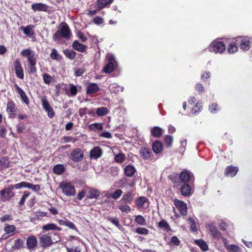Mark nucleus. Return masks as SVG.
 Wrapping results in <instances>:
<instances>
[{
    "label": "nucleus",
    "instance_id": "a18cd8bd",
    "mask_svg": "<svg viewBox=\"0 0 252 252\" xmlns=\"http://www.w3.org/2000/svg\"><path fill=\"white\" fill-rule=\"evenodd\" d=\"M119 209L122 212L126 213H128L130 212V207L126 204H121L119 206Z\"/></svg>",
    "mask_w": 252,
    "mask_h": 252
},
{
    "label": "nucleus",
    "instance_id": "dca6fc26",
    "mask_svg": "<svg viewBox=\"0 0 252 252\" xmlns=\"http://www.w3.org/2000/svg\"><path fill=\"white\" fill-rule=\"evenodd\" d=\"M37 240L34 236H30L27 239L26 244L29 249H34L37 245Z\"/></svg>",
    "mask_w": 252,
    "mask_h": 252
},
{
    "label": "nucleus",
    "instance_id": "a211bd4d",
    "mask_svg": "<svg viewBox=\"0 0 252 252\" xmlns=\"http://www.w3.org/2000/svg\"><path fill=\"white\" fill-rule=\"evenodd\" d=\"M99 90V88L97 84L91 83L87 86V94H93L98 91Z\"/></svg>",
    "mask_w": 252,
    "mask_h": 252
},
{
    "label": "nucleus",
    "instance_id": "de8ad7c7",
    "mask_svg": "<svg viewBox=\"0 0 252 252\" xmlns=\"http://www.w3.org/2000/svg\"><path fill=\"white\" fill-rule=\"evenodd\" d=\"M29 183L23 181L15 184L14 186L16 189H20L22 188H28L29 187Z\"/></svg>",
    "mask_w": 252,
    "mask_h": 252
},
{
    "label": "nucleus",
    "instance_id": "774afa93",
    "mask_svg": "<svg viewBox=\"0 0 252 252\" xmlns=\"http://www.w3.org/2000/svg\"><path fill=\"white\" fill-rule=\"evenodd\" d=\"M171 242L176 246H178L180 244V241L176 236H173L172 237Z\"/></svg>",
    "mask_w": 252,
    "mask_h": 252
},
{
    "label": "nucleus",
    "instance_id": "5fc2aeb1",
    "mask_svg": "<svg viewBox=\"0 0 252 252\" xmlns=\"http://www.w3.org/2000/svg\"><path fill=\"white\" fill-rule=\"evenodd\" d=\"M30 193L28 191H24L23 195H22V198L19 202V204L20 205L24 204L26 199L30 195Z\"/></svg>",
    "mask_w": 252,
    "mask_h": 252
},
{
    "label": "nucleus",
    "instance_id": "1a4fd4ad",
    "mask_svg": "<svg viewBox=\"0 0 252 252\" xmlns=\"http://www.w3.org/2000/svg\"><path fill=\"white\" fill-rule=\"evenodd\" d=\"M43 108L48 113V116L51 118L55 115L54 111L50 105L49 101L47 100L46 97L43 96L41 98Z\"/></svg>",
    "mask_w": 252,
    "mask_h": 252
},
{
    "label": "nucleus",
    "instance_id": "c9c22d12",
    "mask_svg": "<svg viewBox=\"0 0 252 252\" xmlns=\"http://www.w3.org/2000/svg\"><path fill=\"white\" fill-rule=\"evenodd\" d=\"M238 51V47L236 41L230 43L227 48V51L230 54H234Z\"/></svg>",
    "mask_w": 252,
    "mask_h": 252
},
{
    "label": "nucleus",
    "instance_id": "8fccbe9b",
    "mask_svg": "<svg viewBox=\"0 0 252 252\" xmlns=\"http://www.w3.org/2000/svg\"><path fill=\"white\" fill-rule=\"evenodd\" d=\"M13 220V218L12 217V216L11 214H5L4 215L2 216L0 218V220L1 222H4L6 221H10L12 220Z\"/></svg>",
    "mask_w": 252,
    "mask_h": 252
},
{
    "label": "nucleus",
    "instance_id": "680f3d73",
    "mask_svg": "<svg viewBox=\"0 0 252 252\" xmlns=\"http://www.w3.org/2000/svg\"><path fill=\"white\" fill-rule=\"evenodd\" d=\"M202 106L199 102L195 105V106L191 110L192 113L195 114L197 111H199Z\"/></svg>",
    "mask_w": 252,
    "mask_h": 252
},
{
    "label": "nucleus",
    "instance_id": "4c0bfd02",
    "mask_svg": "<svg viewBox=\"0 0 252 252\" xmlns=\"http://www.w3.org/2000/svg\"><path fill=\"white\" fill-rule=\"evenodd\" d=\"M89 128L90 130H101L103 129V126L102 124L98 123H94L93 124H91L89 126Z\"/></svg>",
    "mask_w": 252,
    "mask_h": 252
},
{
    "label": "nucleus",
    "instance_id": "b1692460",
    "mask_svg": "<svg viewBox=\"0 0 252 252\" xmlns=\"http://www.w3.org/2000/svg\"><path fill=\"white\" fill-rule=\"evenodd\" d=\"M100 191L95 189H90L88 192V198L97 199L100 196Z\"/></svg>",
    "mask_w": 252,
    "mask_h": 252
},
{
    "label": "nucleus",
    "instance_id": "bf43d9fd",
    "mask_svg": "<svg viewBox=\"0 0 252 252\" xmlns=\"http://www.w3.org/2000/svg\"><path fill=\"white\" fill-rule=\"evenodd\" d=\"M36 63H30L29 66V71L30 73H34L36 72V69L35 67Z\"/></svg>",
    "mask_w": 252,
    "mask_h": 252
},
{
    "label": "nucleus",
    "instance_id": "c03bdc74",
    "mask_svg": "<svg viewBox=\"0 0 252 252\" xmlns=\"http://www.w3.org/2000/svg\"><path fill=\"white\" fill-rule=\"evenodd\" d=\"M173 141V137L171 135H167L165 137L164 142L165 145L167 147H170L172 146Z\"/></svg>",
    "mask_w": 252,
    "mask_h": 252
},
{
    "label": "nucleus",
    "instance_id": "864d4df0",
    "mask_svg": "<svg viewBox=\"0 0 252 252\" xmlns=\"http://www.w3.org/2000/svg\"><path fill=\"white\" fill-rule=\"evenodd\" d=\"M78 92V87L73 84H70V93L72 96H75Z\"/></svg>",
    "mask_w": 252,
    "mask_h": 252
},
{
    "label": "nucleus",
    "instance_id": "6e6d98bb",
    "mask_svg": "<svg viewBox=\"0 0 252 252\" xmlns=\"http://www.w3.org/2000/svg\"><path fill=\"white\" fill-rule=\"evenodd\" d=\"M158 226L166 230H168L169 229V225L166 221L163 220L158 222Z\"/></svg>",
    "mask_w": 252,
    "mask_h": 252
},
{
    "label": "nucleus",
    "instance_id": "e2e57ef3",
    "mask_svg": "<svg viewBox=\"0 0 252 252\" xmlns=\"http://www.w3.org/2000/svg\"><path fill=\"white\" fill-rule=\"evenodd\" d=\"M228 250H231L235 252H238L240 251V248L237 246L232 244L229 246V248Z\"/></svg>",
    "mask_w": 252,
    "mask_h": 252
},
{
    "label": "nucleus",
    "instance_id": "2f4dec72",
    "mask_svg": "<svg viewBox=\"0 0 252 252\" xmlns=\"http://www.w3.org/2000/svg\"><path fill=\"white\" fill-rule=\"evenodd\" d=\"M5 232L12 236L16 230V227L14 225L6 224L4 228Z\"/></svg>",
    "mask_w": 252,
    "mask_h": 252
},
{
    "label": "nucleus",
    "instance_id": "4d7b16f0",
    "mask_svg": "<svg viewBox=\"0 0 252 252\" xmlns=\"http://www.w3.org/2000/svg\"><path fill=\"white\" fill-rule=\"evenodd\" d=\"M50 235L52 236V244L53 243H57L60 241V236L58 234L56 233H52Z\"/></svg>",
    "mask_w": 252,
    "mask_h": 252
},
{
    "label": "nucleus",
    "instance_id": "09e8293b",
    "mask_svg": "<svg viewBox=\"0 0 252 252\" xmlns=\"http://www.w3.org/2000/svg\"><path fill=\"white\" fill-rule=\"evenodd\" d=\"M125 159V156L122 153H119L115 156V159L119 163H122L124 161Z\"/></svg>",
    "mask_w": 252,
    "mask_h": 252
},
{
    "label": "nucleus",
    "instance_id": "f8f14e48",
    "mask_svg": "<svg viewBox=\"0 0 252 252\" xmlns=\"http://www.w3.org/2000/svg\"><path fill=\"white\" fill-rule=\"evenodd\" d=\"M13 66L17 76L20 79H23L24 71L19 60L17 59L14 62Z\"/></svg>",
    "mask_w": 252,
    "mask_h": 252
},
{
    "label": "nucleus",
    "instance_id": "7c9ffc66",
    "mask_svg": "<svg viewBox=\"0 0 252 252\" xmlns=\"http://www.w3.org/2000/svg\"><path fill=\"white\" fill-rule=\"evenodd\" d=\"M181 193L185 196H188L191 193V187L187 184H184L181 189Z\"/></svg>",
    "mask_w": 252,
    "mask_h": 252
},
{
    "label": "nucleus",
    "instance_id": "5701e85b",
    "mask_svg": "<svg viewBox=\"0 0 252 252\" xmlns=\"http://www.w3.org/2000/svg\"><path fill=\"white\" fill-rule=\"evenodd\" d=\"M208 229L211 233L212 236L216 239H219L221 236V233L219 232L217 228L213 225H208Z\"/></svg>",
    "mask_w": 252,
    "mask_h": 252
},
{
    "label": "nucleus",
    "instance_id": "0eeeda50",
    "mask_svg": "<svg viewBox=\"0 0 252 252\" xmlns=\"http://www.w3.org/2000/svg\"><path fill=\"white\" fill-rule=\"evenodd\" d=\"M210 50L216 53H221L225 50V45L221 41H214L210 45Z\"/></svg>",
    "mask_w": 252,
    "mask_h": 252
},
{
    "label": "nucleus",
    "instance_id": "4468645a",
    "mask_svg": "<svg viewBox=\"0 0 252 252\" xmlns=\"http://www.w3.org/2000/svg\"><path fill=\"white\" fill-rule=\"evenodd\" d=\"M102 154V151L99 147H95L90 151V157L92 159H97Z\"/></svg>",
    "mask_w": 252,
    "mask_h": 252
},
{
    "label": "nucleus",
    "instance_id": "473e14b6",
    "mask_svg": "<svg viewBox=\"0 0 252 252\" xmlns=\"http://www.w3.org/2000/svg\"><path fill=\"white\" fill-rule=\"evenodd\" d=\"M64 166L63 164H57L53 168V172L57 175L62 174L64 172Z\"/></svg>",
    "mask_w": 252,
    "mask_h": 252
},
{
    "label": "nucleus",
    "instance_id": "cd10ccee",
    "mask_svg": "<svg viewBox=\"0 0 252 252\" xmlns=\"http://www.w3.org/2000/svg\"><path fill=\"white\" fill-rule=\"evenodd\" d=\"M134 194L132 191H129L124 194L122 197V200L126 203H131L133 200Z\"/></svg>",
    "mask_w": 252,
    "mask_h": 252
},
{
    "label": "nucleus",
    "instance_id": "2eb2a0df",
    "mask_svg": "<svg viewBox=\"0 0 252 252\" xmlns=\"http://www.w3.org/2000/svg\"><path fill=\"white\" fill-rule=\"evenodd\" d=\"M32 9L34 11H48V6L43 3H35L32 4Z\"/></svg>",
    "mask_w": 252,
    "mask_h": 252
},
{
    "label": "nucleus",
    "instance_id": "ddd939ff",
    "mask_svg": "<svg viewBox=\"0 0 252 252\" xmlns=\"http://www.w3.org/2000/svg\"><path fill=\"white\" fill-rule=\"evenodd\" d=\"M6 111L8 114L9 117L14 118L15 117L16 108L15 104L12 101H9L7 104Z\"/></svg>",
    "mask_w": 252,
    "mask_h": 252
},
{
    "label": "nucleus",
    "instance_id": "e433bc0d",
    "mask_svg": "<svg viewBox=\"0 0 252 252\" xmlns=\"http://www.w3.org/2000/svg\"><path fill=\"white\" fill-rule=\"evenodd\" d=\"M43 80L45 84L49 85L54 81V78L48 73L43 74Z\"/></svg>",
    "mask_w": 252,
    "mask_h": 252
},
{
    "label": "nucleus",
    "instance_id": "79ce46f5",
    "mask_svg": "<svg viewBox=\"0 0 252 252\" xmlns=\"http://www.w3.org/2000/svg\"><path fill=\"white\" fill-rule=\"evenodd\" d=\"M21 28L25 34L29 35L32 34V31L33 28V26L32 25H28L26 27H22Z\"/></svg>",
    "mask_w": 252,
    "mask_h": 252
},
{
    "label": "nucleus",
    "instance_id": "7ed1b4c3",
    "mask_svg": "<svg viewBox=\"0 0 252 252\" xmlns=\"http://www.w3.org/2000/svg\"><path fill=\"white\" fill-rule=\"evenodd\" d=\"M106 59L108 63L103 69V72L106 73H110L112 72L114 69L116 61L113 55L110 53L107 54Z\"/></svg>",
    "mask_w": 252,
    "mask_h": 252
},
{
    "label": "nucleus",
    "instance_id": "052dcab7",
    "mask_svg": "<svg viewBox=\"0 0 252 252\" xmlns=\"http://www.w3.org/2000/svg\"><path fill=\"white\" fill-rule=\"evenodd\" d=\"M28 189H32L33 191H38L40 189V187L38 185H32L29 183Z\"/></svg>",
    "mask_w": 252,
    "mask_h": 252
},
{
    "label": "nucleus",
    "instance_id": "a19ab883",
    "mask_svg": "<svg viewBox=\"0 0 252 252\" xmlns=\"http://www.w3.org/2000/svg\"><path fill=\"white\" fill-rule=\"evenodd\" d=\"M23 244L24 242L22 240L17 239L15 241V243L12 248L14 250H19L23 247Z\"/></svg>",
    "mask_w": 252,
    "mask_h": 252
},
{
    "label": "nucleus",
    "instance_id": "4be33fe9",
    "mask_svg": "<svg viewBox=\"0 0 252 252\" xmlns=\"http://www.w3.org/2000/svg\"><path fill=\"white\" fill-rule=\"evenodd\" d=\"M152 149L154 153L158 154L160 153L163 149L162 144L160 141H156L152 144Z\"/></svg>",
    "mask_w": 252,
    "mask_h": 252
},
{
    "label": "nucleus",
    "instance_id": "37998d69",
    "mask_svg": "<svg viewBox=\"0 0 252 252\" xmlns=\"http://www.w3.org/2000/svg\"><path fill=\"white\" fill-rule=\"evenodd\" d=\"M63 53L70 59H73L75 57L76 53L73 50L66 49L64 50Z\"/></svg>",
    "mask_w": 252,
    "mask_h": 252
},
{
    "label": "nucleus",
    "instance_id": "39448f33",
    "mask_svg": "<svg viewBox=\"0 0 252 252\" xmlns=\"http://www.w3.org/2000/svg\"><path fill=\"white\" fill-rule=\"evenodd\" d=\"M15 188L13 185H10L8 188H5L0 191L1 198L3 200H9L14 196V193L13 192Z\"/></svg>",
    "mask_w": 252,
    "mask_h": 252
},
{
    "label": "nucleus",
    "instance_id": "f3484780",
    "mask_svg": "<svg viewBox=\"0 0 252 252\" xmlns=\"http://www.w3.org/2000/svg\"><path fill=\"white\" fill-rule=\"evenodd\" d=\"M238 171V168L235 166H229L227 167L225 172L226 176L233 177L236 175Z\"/></svg>",
    "mask_w": 252,
    "mask_h": 252
},
{
    "label": "nucleus",
    "instance_id": "423d86ee",
    "mask_svg": "<svg viewBox=\"0 0 252 252\" xmlns=\"http://www.w3.org/2000/svg\"><path fill=\"white\" fill-rule=\"evenodd\" d=\"M236 44L239 45L242 50H248L250 48V42L247 37H239L235 39Z\"/></svg>",
    "mask_w": 252,
    "mask_h": 252
},
{
    "label": "nucleus",
    "instance_id": "a878e982",
    "mask_svg": "<svg viewBox=\"0 0 252 252\" xmlns=\"http://www.w3.org/2000/svg\"><path fill=\"white\" fill-rule=\"evenodd\" d=\"M139 152L141 157L145 159L149 158L152 154L151 150L149 148H142Z\"/></svg>",
    "mask_w": 252,
    "mask_h": 252
},
{
    "label": "nucleus",
    "instance_id": "6ab92c4d",
    "mask_svg": "<svg viewBox=\"0 0 252 252\" xmlns=\"http://www.w3.org/2000/svg\"><path fill=\"white\" fill-rule=\"evenodd\" d=\"M15 87L17 90V93L20 95L22 101L26 104H28L29 103V99L25 93L18 85H16Z\"/></svg>",
    "mask_w": 252,
    "mask_h": 252
},
{
    "label": "nucleus",
    "instance_id": "72a5a7b5",
    "mask_svg": "<svg viewBox=\"0 0 252 252\" xmlns=\"http://www.w3.org/2000/svg\"><path fill=\"white\" fill-rule=\"evenodd\" d=\"M123 191L121 189H118L116 190L114 192L112 193L111 194H106L105 196L109 198L110 197H111L114 199H118L122 194Z\"/></svg>",
    "mask_w": 252,
    "mask_h": 252
},
{
    "label": "nucleus",
    "instance_id": "c756f323",
    "mask_svg": "<svg viewBox=\"0 0 252 252\" xmlns=\"http://www.w3.org/2000/svg\"><path fill=\"white\" fill-rule=\"evenodd\" d=\"M194 242L203 251H206L208 250V247L206 243L202 239L195 240Z\"/></svg>",
    "mask_w": 252,
    "mask_h": 252
},
{
    "label": "nucleus",
    "instance_id": "bb28decb",
    "mask_svg": "<svg viewBox=\"0 0 252 252\" xmlns=\"http://www.w3.org/2000/svg\"><path fill=\"white\" fill-rule=\"evenodd\" d=\"M42 229L43 230L49 231V230H57L58 231H61L62 230L61 228L58 227L55 223H49L46 225H44L42 226Z\"/></svg>",
    "mask_w": 252,
    "mask_h": 252
},
{
    "label": "nucleus",
    "instance_id": "f704fd0d",
    "mask_svg": "<svg viewBox=\"0 0 252 252\" xmlns=\"http://www.w3.org/2000/svg\"><path fill=\"white\" fill-rule=\"evenodd\" d=\"M109 111V110L106 107H101L96 109V114L98 116H103L107 114Z\"/></svg>",
    "mask_w": 252,
    "mask_h": 252
},
{
    "label": "nucleus",
    "instance_id": "69168bd1",
    "mask_svg": "<svg viewBox=\"0 0 252 252\" xmlns=\"http://www.w3.org/2000/svg\"><path fill=\"white\" fill-rule=\"evenodd\" d=\"M28 61L30 63H36V57L35 54H33L31 57H30L28 59Z\"/></svg>",
    "mask_w": 252,
    "mask_h": 252
},
{
    "label": "nucleus",
    "instance_id": "f03ea898",
    "mask_svg": "<svg viewBox=\"0 0 252 252\" xmlns=\"http://www.w3.org/2000/svg\"><path fill=\"white\" fill-rule=\"evenodd\" d=\"M60 188L62 189L63 193L66 196H73L75 194V189L70 183L63 182L60 183Z\"/></svg>",
    "mask_w": 252,
    "mask_h": 252
},
{
    "label": "nucleus",
    "instance_id": "9d476101",
    "mask_svg": "<svg viewBox=\"0 0 252 252\" xmlns=\"http://www.w3.org/2000/svg\"><path fill=\"white\" fill-rule=\"evenodd\" d=\"M39 241L43 247H48L52 245V236L49 234L42 235L39 238Z\"/></svg>",
    "mask_w": 252,
    "mask_h": 252
},
{
    "label": "nucleus",
    "instance_id": "0e129e2a",
    "mask_svg": "<svg viewBox=\"0 0 252 252\" xmlns=\"http://www.w3.org/2000/svg\"><path fill=\"white\" fill-rule=\"evenodd\" d=\"M50 56L52 59L57 60L59 57V54L55 49H53L52 53L50 54Z\"/></svg>",
    "mask_w": 252,
    "mask_h": 252
},
{
    "label": "nucleus",
    "instance_id": "3c124183",
    "mask_svg": "<svg viewBox=\"0 0 252 252\" xmlns=\"http://www.w3.org/2000/svg\"><path fill=\"white\" fill-rule=\"evenodd\" d=\"M135 221L140 225L145 224V220L144 217L141 215L137 216L135 217Z\"/></svg>",
    "mask_w": 252,
    "mask_h": 252
},
{
    "label": "nucleus",
    "instance_id": "6e6552de",
    "mask_svg": "<svg viewBox=\"0 0 252 252\" xmlns=\"http://www.w3.org/2000/svg\"><path fill=\"white\" fill-rule=\"evenodd\" d=\"M135 204L139 209L144 210L148 208L149 206V202L146 197L140 196L136 198Z\"/></svg>",
    "mask_w": 252,
    "mask_h": 252
},
{
    "label": "nucleus",
    "instance_id": "58836bf2",
    "mask_svg": "<svg viewBox=\"0 0 252 252\" xmlns=\"http://www.w3.org/2000/svg\"><path fill=\"white\" fill-rule=\"evenodd\" d=\"M113 0H98L97 2L98 7L101 9L104 8L107 5L111 3Z\"/></svg>",
    "mask_w": 252,
    "mask_h": 252
},
{
    "label": "nucleus",
    "instance_id": "9b49d317",
    "mask_svg": "<svg viewBox=\"0 0 252 252\" xmlns=\"http://www.w3.org/2000/svg\"><path fill=\"white\" fill-rule=\"evenodd\" d=\"M174 203L176 208L179 210L182 215L186 216L187 214V207L184 202L176 199L174 201Z\"/></svg>",
    "mask_w": 252,
    "mask_h": 252
},
{
    "label": "nucleus",
    "instance_id": "c85d7f7f",
    "mask_svg": "<svg viewBox=\"0 0 252 252\" xmlns=\"http://www.w3.org/2000/svg\"><path fill=\"white\" fill-rule=\"evenodd\" d=\"M152 135L156 137H159L162 134V129L158 126H155L151 129Z\"/></svg>",
    "mask_w": 252,
    "mask_h": 252
},
{
    "label": "nucleus",
    "instance_id": "aec40b11",
    "mask_svg": "<svg viewBox=\"0 0 252 252\" xmlns=\"http://www.w3.org/2000/svg\"><path fill=\"white\" fill-rule=\"evenodd\" d=\"M192 174L188 171H183L180 174V179L183 182H188L191 179Z\"/></svg>",
    "mask_w": 252,
    "mask_h": 252
},
{
    "label": "nucleus",
    "instance_id": "20e7f679",
    "mask_svg": "<svg viewBox=\"0 0 252 252\" xmlns=\"http://www.w3.org/2000/svg\"><path fill=\"white\" fill-rule=\"evenodd\" d=\"M84 157V151L79 148L72 149L70 155V159L74 162L82 161Z\"/></svg>",
    "mask_w": 252,
    "mask_h": 252
},
{
    "label": "nucleus",
    "instance_id": "338daca9",
    "mask_svg": "<svg viewBox=\"0 0 252 252\" xmlns=\"http://www.w3.org/2000/svg\"><path fill=\"white\" fill-rule=\"evenodd\" d=\"M94 22L97 25H100L103 23V20L102 18L99 17H96L94 19Z\"/></svg>",
    "mask_w": 252,
    "mask_h": 252
},
{
    "label": "nucleus",
    "instance_id": "412c9836",
    "mask_svg": "<svg viewBox=\"0 0 252 252\" xmlns=\"http://www.w3.org/2000/svg\"><path fill=\"white\" fill-rule=\"evenodd\" d=\"M136 171V170L135 167L133 166L130 165L126 166L124 169V172L125 175L129 177H132L134 175Z\"/></svg>",
    "mask_w": 252,
    "mask_h": 252
},
{
    "label": "nucleus",
    "instance_id": "603ef678",
    "mask_svg": "<svg viewBox=\"0 0 252 252\" xmlns=\"http://www.w3.org/2000/svg\"><path fill=\"white\" fill-rule=\"evenodd\" d=\"M135 232L139 234L147 235L149 233V230L143 227H138L135 229Z\"/></svg>",
    "mask_w": 252,
    "mask_h": 252
},
{
    "label": "nucleus",
    "instance_id": "ea45409f",
    "mask_svg": "<svg viewBox=\"0 0 252 252\" xmlns=\"http://www.w3.org/2000/svg\"><path fill=\"white\" fill-rule=\"evenodd\" d=\"M34 54H35L34 52L30 49H27L23 50L21 52V54L22 56L27 57L28 59L30 57H31Z\"/></svg>",
    "mask_w": 252,
    "mask_h": 252
},
{
    "label": "nucleus",
    "instance_id": "13d9d810",
    "mask_svg": "<svg viewBox=\"0 0 252 252\" xmlns=\"http://www.w3.org/2000/svg\"><path fill=\"white\" fill-rule=\"evenodd\" d=\"M109 220L117 227L120 226L119 219L117 218H111L109 219Z\"/></svg>",
    "mask_w": 252,
    "mask_h": 252
},
{
    "label": "nucleus",
    "instance_id": "393cba45",
    "mask_svg": "<svg viewBox=\"0 0 252 252\" xmlns=\"http://www.w3.org/2000/svg\"><path fill=\"white\" fill-rule=\"evenodd\" d=\"M72 47L75 50L81 52H84L86 49V46L85 45L79 43L77 40L73 42Z\"/></svg>",
    "mask_w": 252,
    "mask_h": 252
},
{
    "label": "nucleus",
    "instance_id": "f257e3e1",
    "mask_svg": "<svg viewBox=\"0 0 252 252\" xmlns=\"http://www.w3.org/2000/svg\"><path fill=\"white\" fill-rule=\"evenodd\" d=\"M71 35V32L68 25L64 22L60 23L58 27L57 32L54 33L53 39L56 41H59L61 38L68 39Z\"/></svg>",
    "mask_w": 252,
    "mask_h": 252
},
{
    "label": "nucleus",
    "instance_id": "49530a36",
    "mask_svg": "<svg viewBox=\"0 0 252 252\" xmlns=\"http://www.w3.org/2000/svg\"><path fill=\"white\" fill-rule=\"evenodd\" d=\"M188 222L190 225L191 231L193 232L196 231L197 230L196 224L194 219L189 218L188 220Z\"/></svg>",
    "mask_w": 252,
    "mask_h": 252
}]
</instances>
